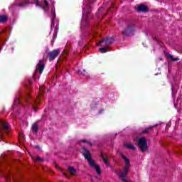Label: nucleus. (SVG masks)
Here are the masks:
<instances>
[{
    "instance_id": "nucleus-19",
    "label": "nucleus",
    "mask_w": 182,
    "mask_h": 182,
    "mask_svg": "<svg viewBox=\"0 0 182 182\" xmlns=\"http://www.w3.org/2000/svg\"><path fill=\"white\" fill-rule=\"evenodd\" d=\"M28 4H29V0H23L19 3L18 6H25Z\"/></svg>"
},
{
    "instance_id": "nucleus-5",
    "label": "nucleus",
    "mask_w": 182,
    "mask_h": 182,
    "mask_svg": "<svg viewBox=\"0 0 182 182\" xmlns=\"http://www.w3.org/2000/svg\"><path fill=\"white\" fill-rule=\"evenodd\" d=\"M44 70H45V64H42V60H40V61L38 62L36 66L34 74L33 75V79H34L35 80V79L36 78V74L38 73V72H39L40 75H42Z\"/></svg>"
},
{
    "instance_id": "nucleus-36",
    "label": "nucleus",
    "mask_w": 182,
    "mask_h": 182,
    "mask_svg": "<svg viewBox=\"0 0 182 182\" xmlns=\"http://www.w3.org/2000/svg\"><path fill=\"white\" fill-rule=\"evenodd\" d=\"M2 139H3V138H2V135L1 136V141H2Z\"/></svg>"
},
{
    "instance_id": "nucleus-39",
    "label": "nucleus",
    "mask_w": 182,
    "mask_h": 182,
    "mask_svg": "<svg viewBox=\"0 0 182 182\" xmlns=\"http://www.w3.org/2000/svg\"><path fill=\"white\" fill-rule=\"evenodd\" d=\"M0 22H1V15H0Z\"/></svg>"
},
{
    "instance_id": "nucleus-29",
    "label": "nucleus",
    "mask_w": 182,
    "mask_h": 182,
    "mask_svg": "<svg viewBox=\"0 0 182 182\" xmlns=\"http://www.w3.org/2000/svg\"><path fill=\"white\" fill-rule=\"evenodd\" d=\"M31 97V95L28 94V95H27V99H26V102H29V98Z\"/></svg>"
},
{
    "instance_id": "nucleus-38",
    "label": "nucleus",
    "mask_w": 182,
    "mask_h": 182,
    "mask_svg": "<svg viewBox=\"0 0 182 182\" xmlns=\"http://www.w3.org/2000/svg\"><path fill=\"white\" fill-rule=\"evenodd\" d=\"M63 175H64V176H66V173H63Z\"/></svg>"
},
{
    "instance_id": "nucleus-35",
    "label": "nucleus",
    "mask_w": 182,
    "mask_h": 182,
    "mask_svg": "<svg viewBox=\"0 0 182 182\" xmlns=\"http://www.w3.org/2000/svg\"><path fill=\"white\" fill-rule=\"evenodd\" d=\"M36 149H40L39 146H36Z\"/></svg>"
},
{
    "instance_id": "nucleus-37",
    "label": "nucleus",
    "mask_w": 182,
    "mask_h": 182,
    "mask_svg": "<svg viewBox=\"0 0 182 182\" xmlns=\"http://www.w3.org/2000/svg\"><path fill=\"white\" fill-rule=\"evenodd\" d=\"M106 15H107V14H105L104 15V16H103V17L105 18V16H106Z\"/></svg>"
},
{
    "instance_id": "nucleus-18",
    "label": "nucleus",
    "mask_w": 182,
    "mask_h": 182,
    "mask_svg": "<svg viewBox=\"0 0 182 182\" xmlns=\"http://www.w3.org/2000/svg\"><path fill=\"white\" fill-rule=\"evenodd\" d=\"M18 105H21V102L18 98H16L14 100L13 107L18 106Z\"/></svg>"
},
{
    "instance_id": "nucleus-25",
    "label": "nucleus",
    "mask_w": 182,
    "mask_h": 182,
    "mask_svg": "<svg viewBox=\"0 0 182 182\" xmlns=\"http://www.w3.org/2000/svg\"><path fill=\"white\" fill-rule=\"evenodd\" d=\"M36 161H43V159H42V158H41V157H39V156H37L36 158Z\"/></svg>"
},
{
    "instance_id": "nucleus-2",
    "label": "nucleus",
    "mask_w": 182,
    "mask_h": 182,
    "mask_svg": "<svg viewBox=\"0 0 182 182\" xmlns=\"http://www.w3.org/2000/svg\"><path fill=\"white\" fill-rule=\"evenodd\" d=\"M82 154L85 157V159L88 161L90 166L96 170L97 174L98 176H100L102 174V169L100 168V166L97 164L96 161L92 159V155L90 154V151L87 149V147H82Z\"/></svg>"
},
{
    "instance_id": "nucleus-27",
    "label": "nucleus",
    "mask_w": 182,
    "mask_h": 182,
    "mask_svg": "<svg viewBox=\"0 0 182 182\" xmlns=\"http://www.w3.org/2000/svg\"><path fill=\"white\" fill-rule=\"evenodd\" d=\"M55 39H56V34H53L52 43H53V42H55Z\"/></svg>"
},
{
    "instance_id": "nucleus-14",
    "label": "nucleus",
    "mask_w": 182,
    "mask_h": 182,
    "mask_svg": "<svg viewBox=\"0 0 182 182\" xmlns=\"http://www.w3.org/2000/svg\"><path fill=\"white\" fill-rule=\"evenodd\" d=\"M68 171L70 173L71 176H76V169H75L73 166L68 167Z\"/></svg>"
},
{
    "instance_id": "nucleus-6",
    "label": "nucleus",
    "mask_w": 182,
    "mask_h": 182,
    "mask_svg": "<svg viewBox=\"0 0 182 182\" xmlns=\"http://www.w3.org/2000/svg\"><path fill=\"white\" fill-rule=\"evenodd\" d=\"M114 38L112 37H106L105 38H102L99 44L101 45V46L108 47L109 45H112L113 43Z\"/></svg>"
},
{
    "instance_id": "nucleus-28",
    "label": "nucleus",
    "mask_w": 182,
    "mask_h": 182,
    "mask_svg": "<svg viewBox=\"0 0 182 182\" xmlns=\"http://www.w3.org/2000/svg\"><path fill=\"white\" fill-rule=\"evenodd\" d=\"M43 11H44V12H46V6H42L40 7Z\"/></svg>"
},
{
    "instance_id": "nucleus-26",
    "label": "nucleus",
    "mask_w": 182,
    "mask_h": 182,
    "mask_svg": "<svg viewBox=\"0 0 182 182\" xmlns=\"http://www.w3.org/2000/svg\"><path fill=\"white\" fill-rule=\"evenodd\" d=\"M113 6H114V3H111V7H109V9H108V11H112V8H113Z\"/></svg>"
},
{
    "instance_id": "nucleus-8",
    "label": "nucleus",
    "mask_w": 182,
    "mask_h": 182,
    "mask_svg": "<svg viewBox=\"0 0 182 182\" xmlns=\"http://www.w3.org/2000/svg\"><path fill=\"white\" fill-rule=\"evenodd\" d=\"M1 130H6V132H8L11 129V125H9V123H8V122L3 119H1Z\"/></svg>"
},
{
    "instance_id": "nucleus-24",
    "label": "nucleus",
    "mask_w": 182,
    "mask_h": 182,
    "mask_svg": "<svg viewBox=\"0 0 182 182\" xmlns=\"http://www.w3.org/2000/svg\"><path fill=\"white\" fill-rule=\"evenodd\" d=\"M36 6H39V8H42V4H41L38 0L36 1Z\"/></svg>"
},
{
    "instance_id": "nucleus-4",
    "label": "nucleus",
    "mask_w": 182,
    "mask_h": 182,
    "mask_svg": "<svg viewBox=\"0 0 182 182\" xmlns=\"http://www.w3.org/2000/svg\"><path fill=\"white\" fill-rule=\"evenodd\" d=\"M137 146L140 149L142 153H144V151L149 149V146L147 145V139L144 136L139 138L137 141Z\"/></svg>"
},
{
    "instance_id": "nucleus-10",
    "label": "nucleus",
    "mask_w": 182,
    "mask_h": 182,
    "mask_svg": "<svg viewBox=\"0 0 182 182\" xmlns=\"http://www.w3.org/2000/svg\"><path fill=\"white\" fill-rule=\"evenodd\" d=\"M149 7L144 4H140L136 7V12H147Z\"/></svg>"
},
{
    "instance_id": "nucleus-7",
    "label": "nucleus",
    "mask_w": 182,
    "mask_h": 182,
    "mask_svg": "<svg viewBox=\"0 0 182 182\" xmlns=\"http://www.w3.org/2000/svg\"><path fill=\"white\" fill-rule=\"evenodd\" d=\"M59 53H60V50L58 49L53 50V51H50L48 53V56L50 62H52V60H54V59H56L58 56H59Z\"/></svg>"
},
{
    "instance_id": "nucleus-1",
    "label": "nucleus",
    "mask_w": 182,
    "mask_h": 182,
    "mask_svg": "<svg viewBox=\"0 0 182 182\" xmlns=\"http://www.w3.org/2000/svg\"><path fill=\"white\" fill-rule=\"evenodd\" d=\"M86 4L82 7V18L81 21V26H87L89 25V21L92 19L90 12H92V6L90 4L96 2V0H84Z\"/></svg>"
},
{
    "instance_id": "nucleus-13",
    "label": "nucleus",
    "mask_w": 182,
    "mask_h": 182,
    "mask_svg": "<svg viewBox=\"0 0 182 182\" xmlns=\"http://www.w3.org/2000/svg\"><path fill=\"white\" fill-rule=\"evenodd\" d=\"M101 157L102 159V161L106 164V166H109V159L106 158L103 154V152H101Z\"/></svg>"
},
{
    "instance_id": "nucleus-40",
    "label": "nucleus",
    "mask_w": 182,
    "mask_h": 182,
    "mask_svg": "<svg viewBox=\"0 0 182 182\" xmlns=\"http://www.w3.org/2000/svg\"><path fill=\"white\" fill-rule=\"evenodd\" d=\"M1 33H2V32H4V31H1Z\"/></svg>"
},
{
    "instance_id": "nucleus-12",
    "label": "nucleus",
    "mask_w": 182,
    "mask_h": 182,
    "mask_svg": "<svg viewBox=\"0 0 182 182\" xmlns=\"http://www.w3.org/2000/svg\"><path fill=\"white\" fill-rule=\"evenodd\" d=\"M150 130L153 132V127H149L148 128H146L141 132H140L139 134H147L148 133H150Z\"/></svg>"
},
{
    "instance_id": "nucleus-16",
    "label": "nucleus",
    "mask_w": 182,
    "mask_h": 182,
    "mask_svg": "<svg viewBox=\"0 0 182 182\" xmlns=\"http://www.w3.org/2000/svg\"><path fill=\"white\" fill-rule=\"evenodd\" d=\"M124 146L127 147V149H129L130 150H136V146L132 144H124Z\"/></svg>"
},
{
    "instance_id": "nucleus-22",
    "label": "nucleus",
    "mask_w": 182,
    "mask_h": 182,
    "mask_svg": "<svg viewBox=\"0 0 182 182\" xmlns=\"http://www.w3.org/2000/svg\"><path fill=\"white\" fill-rule=\"evenodd\" d=\"M82 141V143H88V144H90V146H93V144H92L90 141H87V140H82L81 141Z\"/></svg>"
},
{
    "instance_id": "nucleus-34",
    "label": "nucleus",
    "mask_w": 182,
    "mask_h": 182,
    "mask_svg": "<svg viewBox=\"0 0 182 182\" xmlns=\"http://www.w3.org/2000/svg\"><path fill=\"white\" fill-rule=\"evenodd\" d=\"M33 109L34 112H36V108L33 105Z\"/></svg>"
},
{
    "instance_id": "nucleus-23",
    "label": "nucleus",
    "mask_w": 182,
    "mask_h": 182,
    "mask_svg": "<svg viewBox=\"0 0 182 182\" xmlns=\"http://www.w3.org/2000/svg\"><path fill=\"white\" fill-rule=\"evenodd\" d=\"M43 2L45 6H49V3L48 2V0H43Z\"/></svg>"
},
{
    "instance_id": "nucleus-15",
    "label": "nucleus",
    "mask_w": 182,
    "mask_h": 182,
    "mask_svg": "<svg viewBox=\"0 0 182 182\" xmlns=\"http://www.w3.org/2000/svg\"><path fill=\"white\" fill-rule=\"evenodd\" d=\"M8 21V16L6 15H1V23H5V22Z\"/></svg>"
},
{
    "instance_id": "nucleus-32",
    "label": "nucleus",
    "mask_w": 182,
    "mask_h": 182,
    "mask_svg": "<svg viewBox=\"0 0 182 182\" xmlns=\"http://www.w3.org/2000/svg\"><path fill=\"white\" fill-rule=\"evenodd\" d=\"M98 11H99V12H100V11H103V7H100V8L98 9Z\"/></svg>"
},
{
    "instance_id": "nucleus-9",
    "label": "nucleus",
    "mask_w": 182,
    "mask_h": 182,
    "mask_svg": "<svg viewBox=\"0 0 182 182\" xmlns=\"http://www.w3.org/2000/svg\"><path fill=\"white\" fill-rule=\"evenodd\" d=\"M51 28L53 29L55 28V19H56V12L55 8L51 9Z\"/></svg>"
},
{
    "instance_id": "nucleus-17",
    "label": "nucleus",
    "mask_w": 182,
    "mask_h": 182,
    "mask_svg": "<svg viewBox=\"0 0 182 182\" xmlns=\"http://www.w3.org/2000/svg\"><path fill=\"white\" fill-rule=\"evenodd\" d=\"M38 129H39V126H38L37 123H34L32 125V130H33V132H35V133H38Z\"/></svg>"
},
{
    "instance_id": "nucleus-21",
    "label": "nucleus",
    "mask_w": 182,
    "mask_h": 182,
    "mask_svg": "<svg viewBox=\"0 0 182 182\" xmlns=\"http://www.w3.org/2000/svg\"><path fill=\"white\" fill-rule=\"evenodd\" d=\"M153 39H154L155 41H156V42H158L159 45H160V46H161L163 45V42L159 41V39H157L156 37H153Z\"/></svg>"
},
{
    "instance_id": "nucleus-30",
    "label": "nucleus",
    "mask_w": 182,
    "mask_h": 182,
    "mask_svg": "<svg viewBox=\"0 0 182 182\" xmlns=\"http://www.w3.org/2000/svg\"><path fill=\"white\" fill-rule=\"evenodd\" d=\"M82 75H87V72H86V70H83L82 72Z\"/></svg>"
},
{
    "instance_id": "nucleus-33",
    "label": "nucleus",
    "mask_w": 182,
    "mask_h": 182,
    "mask_svg": "<svg viewBox=\"0 0 182 182\" xmlns=\"http://www.w3.org/2000/svg\"><path fill=\"white\" fill-rule=\"evenodd\" d=\"M28 84L32 85V80H28Z\"/></svg>"
},
{
    "instance_id": "nucleus-3",
    "label": "nucleus",
    "mask_w": 182,
    "mask_h": 182,
    "mask_svg": "<svg viewBox=\"0 0 182 182\" xmlns=\"http://www.w3.org/2000/svg\"><path fill=\"white\" fill-rule=\"evenodd\" d=\"M136 33V25L134 23L128 24L122 31V33L124 36H132Z\"/></svg>"
},
{
    "instance_id": "nucleus-11",
    "label": "nucleus",
    "mask_w": 182,
    "mask_h": 182,
    "mask_svg": "<svg viewBox=\"0 0 182 182\" xmlns=\"http://www.w3.org/2000/svg\"><path fill=\"white\" fill-rule=\"evenodd\" d=\"M165 55L166 58H169L172 62L180 60V58L173 57V55L170 54V53H166Z\"/></svg>"
},
{
    "instance_id": "nucleus-31",
    "label": "nucleus",
    "mask_w": 182,
    "mask_h": 182,
    "mask_svg": "<svg viewBox=\"0 0 182 182\" xmlns=\"http://www.w3.org/2000/svg\"><path fill=\"white\" fill-rule=\"evenodd\" d=\"M159 126V124H154L153 126H151V127H157Z\"/></svg>"
},
{
    "instance_id": "nucleus-20",
    "label": "nucleus",
    "mask_w": 182,
    "mask_h": 182,
    "mask_svg": "<svg viewBox=\"0 0 182 182\" xmlns=\"http://www.w3.org/2000/svg\"><path fill=\"white\" fill-rule=\"evenodd\" d=\"M99 50L101 53H106V52H107V48H100Z\"/></svg>"
}]
</instances>
